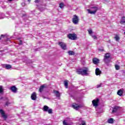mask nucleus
Masks as SVG:
<instances>
[{"mask_svg":"<svg viewBox=\"0 0 125 125\" xmlns=\"http://www.w3.org/2000/svg\"><path fill=\"white\" fill-rule=\"evenodd\" d=\"M77 72L79 75H87L88 72H89V69H88V68L84 67L83 69H78Z\"/></svg>","mask_w":125,"mask_h":125,"instance_id":"obj_1","label":"nucleus"},{"mask_svg":"<svg viewBox=\"0 0 125 125\" xmlns=\"http://www.w3.org/2000/svg\"><path fill=\"white\" fill-rule=\"evenodd\" d=\"M97 10H98V7L96 6L91 7L90 9H87V11L89 14H95Z\"/></svg>","mask_w":125,"mask_h":125,"instance_id":"obj_2","label":"nucleus"},{"mask_svg":"<svg viewBox=\"0 0 125 125\" xmlns=\"http://www.w3.org/2000/svg\"><path fill=\"white\" fill-rule=\"evenodd\" d=\"M72 107L73 109H75V110L78 111V110H79L80 108H82L83 106L82 105H79L77 104H73L72 105Z\"/></svg>","mask_w":125,"mask_h":125,"instance_id":"obj_3","label":"nucleus"},{"mask_svg":"<svg viewBox=\"0 0 125 125\" xmlns=\"http://www.w3.org/2000/svg\"><path fill=\"white\" fill-rule=\"evenodd\" d=\"M92 103L94 107H97L99 104V99H96L95 100H93L92 102Z\"/></svg>","mask_w":125,"mask_h":125,"instance_id":"obj_4","label":"nucleus"},{"mask_svg":"<svg viewBox=\"0 0 125 125\" xmlns=\"http://www.w3.org/2000/svg\"><path fill=\"white\" fill-rule=\"evenodd\" d=\"M72 22L75 25H77V24H78V23H79V17H78V16H77V15H75L74 16V18L72 19Z\"/></svg>","mask_w":125,"mask_h":125,"instance_id":"obj_5","label":"nucleus"},{"mask_svg":"<svg viewBox=\"0 0 125 125\" xmlns=\"http://www.w3.org/2000/svg\"><path fill=\"white\" fill-rule=\"evenodd\" d=\"M59 45L60 46L61 48H62V49H63L64 50H66L67 48L66 43H65L64 42H59Z\"/></svg>","mask_w":125,"mask_h":125,"instance_id":"obj_6","label":"nucleus"},{"mask_svg":"<svg viewBox=\"0 0 125 125\" xmlns=\"http://www.w3.org/2000/svg\"><path fill=\"white\" fill-rule=\"evenodd\" d=\"M67 37L68 39H70V40H73V41H74V40H76L77 38V37H76V35L74 34H69L67 35Z\"/></svg>","mask_w":125,"mask_h":125,"instance_id":"obj_7","label":"nucleus"},{"mask_svg":"<svg viewBox=\"0 0 125 125\" xmlns=\"http://www.w3.org/2000/svg\"><path fill=\"white\" fill-rule=\"evenodd\" d=\"M0 113L1 114L2 117L4 118V120L7 118L6 115H5V113H4V111L2 109H0Z\"/></svg>","mask_w":125,"mask_h":125,"instance_id":"obj_8","label":"nucleus"},{"mask_svg":"<svg viewBox=\"0 0 125 125\" xmlns=\"http://www.w3.org/2000/svg\"><path fill=\"white\" fill-rule=\"evenodd\" d=\"M109 58H110V54L109 53L105 54L104 58V62H107V60H108Z\"/></svg>","mask_w":125,"mask_h":125,"instance_id":"obj_9","label":"nucleus"},{"mask_svg":"<svg viewBox=\"0 0 125 125\" xmlns=\"http://www.w3.org/2000/svg\"><path fill=\"white\" fill-rule=\"evenodd\" d=\"M95 74L96 76H100L101 75V70L99 68H97L95 70Z\"/></svg>","mask_w":125,"mask_h":125,"instance_id":"obj_10","label":"nucleus"},{"mask_svg":"<svg viewBox=\"0 0 125 125\" xmlns=\"http://www.w3.org/2000/svg\"><path fill=\"white\" fill-rule=\"evenodd\" d=\"M31 98L32 100H37V94H36V92H34L32 94Z\"/></svg>","mask_w":125,"mask_h":125,"instance_id":"obj_11","label":"nucleus"},{"mask_svg":"<svg viewBox=\"0 0 125 125\" xmlns=\"http://www.w3.org/2000/svg\"><path fill=\"white\" fill-rule=\"evenodd\" d=\"M10 89L12 92H14V93H16V92H17V88H16L15 86L11 87Z\"/></svg>","mask_w":125,"mask_h":125,"instance_id":"obj_12","label":"nucleus"},{"mask_svg":"<svg viewBox=\"0 0 125 125\" xmlns=\"http://www.w3.org/2000/svg\"><path fill=\"white\" fill-rule=\"evenodd\" d=\"M54 93L55 96H56V97H57V98L60 97V93L59 92V91H58L56 90H54Z\"/></svg>","mask_w":125,"mask_h":125,"instance_id":"obj_13","label":"nucleus"},{"mask_svg":"<svg viewBox=\"0 0 125 125\" xmlns=\"http://www.w3.org/2000/svg\"><path fill=\"white\" fill-rule=\"evenodd\" d=\"M93 62L94 64H98V63H99L100 61H99V59H98L97 58H94L93 59Z\"/></svg>","mask_w":125,"mask_h":125,"instance_id":"obj_14","label":"nucleus"},{"mask_svg":"<svg viewBox=\"0 0 125 125\" xmlns=\"http://www.w3.org/2000/svg\"><path fill=\"white\" fill-rule=\"evenodd\" d=\"M45 88V86L44 85H42L40 86L39 89V92L42 93L43 90H44V88Z\"/></svg>","mask_w":125,"mask_h":125,"instance_id":"obj_15","label":"nucleus"},{"mask_svg":"<svg viewBox=\"0 0 125 125\" xmlns=\"http://www.w3.org/2000/svg\"><path fill=\"white\" fill-rule=\"evenodd\" d=\"M4 68H5L7 70H9V69H11V65L10 64H4Z\"/></svg>","mask_w":125,"mask_h":125,"instance_id":"obj_16","label":"nucleus"},{"mask_svg":"<svg viewBox=\"0 0 125 125\" xmlns=\"http://www.w3.org/2000/svg\"><path fill=\"white\" fill-rule=\"evenodd\" d=\"M49 109V107L48 106L44 105L43 107V111H44V112H47Z\"/></svg>","mask_w":125,"mask_h":125,"instance_id":"obj_17","label":"nucleus"},{"mask_svg":"<svg viewBox=\"0 0 125 125\" xmlns=\"http://www.w3.org/2000/svg\"><path fill=\"white\" fill-rule=\"evenodd\" d=\"M123 89H120L117 92V94L119 95V96H122L123 95Z\"/></svg>","mask_w":125,"mask_h":125,"instance_id":"obj_18","label":"nucleus"},{"mask_svg":"<svg viewBox=\"0 0 125 125\" xmlns=\"http://www.w3.org/2000/svg\"><path fill=\"white\" fill-rule=\"evenodd\" d=\"M119 108H120V107H119V106H115L113 108V109L112 110V113H116V112H117V111H118V109H119Z\"/></svg>","mask_w":125,"mask_h":125,"instance_id":"obj_19","label":"nucleus"},{"mask_svg":"<svg viewBox=\"0 0 125 125\" xmlns=\"http://www.w3.org/2000/svg\"><path fill=\"white\" fill-rule=\"evenodd\" d=\"M107 123L108 124H113V123H114V119H113V118H110L108 120Z\"/></svg>","mask_w":125,"mask_h":125,"instance_id":"obj_20","label":"nucleus"},{"mask_svg":"<svg viewBox=\"0 0 125 125\" xmlns=\"http://www.w3.org/2000/svg\"><path fill=\"white\" fill-rule=\"evenodd\" d=\"M67 53L69 55H75V52H74L73 51L69 50L68 51Z\"/></svg>","mask_w":125,"mask_h":125,"instance_id":"obj_21","label":"nucleus"},{"mask_svg":"<svg viewBox=\"0 0 125 125\" xmlns=\"http://www.w3.org/2000/svg\"><path fill=\"white\" fill-rule=\"evenodd\" d=\"M121 24H125V17H123L121 20V21L120 22Z\"/></svg>","mask_w":125,"mask_h":125,"instance_id":"obj_22","label":"nucleus"},{"mask_svg":"<svg viewBox=\"0 0 125 125\" xmlns=\"http://www.w3.org/2000/svg\"><path fill=\"white\" fill-rule=\"evenodd\" d=\"M114 39H115L116 42H119V41H120V37H119V36L118 35H116L114 37Z\"/></svg>","mask_w":125,"mask_h":125,"instance_id":"obj_23","label":"nucleus"},{"mask_svg":"<svg viewBox=\"0 0 125 125\" xmlns=\"http://www.w3.org/2000/svg\"><path fill=\"white\" fill-rule=\"evenodd\" d=\"M17 42H19V44H20V45H21V44H22V42L21 41V40L20 38H18L17 39Z\"/></svg>","mask_w":125,"mask_h":125,"instance_id":"obj_24","label":"nucleus"},{"mask_svg":"<svg viewBox=\"0 0 125 125\" xmlns=\"http://www.w3.org/2000/svg\"><path fill=\"white\" fill-rule=\"evenodd\" d=\"M59 7L62 9L64 7V3L61 2V3H60Z\"/></svg>","mask_w":125,"mask_h":125,"instance_id":"obj_25","label":"nucleus"},{"mask_svg":"<svg viewBox=\"0 0 125 125\" xmlns=\"http://www.w3.org/2000/svg\"><path fill=\"white\" fill-rule=\"evenodd\" d=\"M64 83L66 88H68V81H64Z\"/></svg>","mask_w":125,"mask_h":125,"instance_id":"obj_26","label":"nucleus"},{"mask_svg":"<svg viewBox=\"0 0 125 125\" xmlns=\"http://www.w3.org/2000/svg\"><path fill=\"white\" fill-rule=\"evenodd\" d=\"M48 114H52V109L50 108V109H48L47 111Z\"/></svg>","mask_w":125,"mask_h":125,"instance_id":"obj_27","label":"nucleus"},{"mask_svg":"<svg viewBox=\"0 0 125 125\" xmlns=\"http://www.w3.org/2000/svg\"><path fill=\"white\" fill-rule=\"evenodd\" d=\"M10 104H11V103H10V102H9V101H8L6 102L5 106H9V105H10Z\"/></svg>","mask_w":125,"mask_h":125,"instance_id":"obj_28","label":"nucleus"},{"mask_svg":"<svg viewBox=\"0 0 125 125\" xmlns=\"http://www.w3.org/2000/svg\"><path fill=\"white\" fill-rule=\"evenodd\" d=\"M88 32L89 33V35H90V36H91V35H92V34L93 32L91 29L88 30Z\"/></svg>","mask_w":125,"mask_h":125,"instance_id":"obj_29","label":"nucleus"},{"mask_svg":"<svg viewBox=\"0 0 125 125\" xmlns=\"http://www.w3.org/2000/svg\"><path fill=\"white\" fill-rule=\"evenodd\" d=\"M91 36L92 38H93V39H94V40H97V37H96V36L93 35H91Z\"/></svg>","mask_w":125,"mask_h":125,"instance_id":"obj_30","label":"nucleus"},{"mask_svg":"<svg viewBox=\"0 0 125 125\" xmlns=\"http://www.w3.org/2000/svg\"><path fill=\"white\" fill-rule=\"evenodd\" d=\"M3 92V89H2V86H0V93H2Z\"/></svg>","mask_w":125,"mask_h":125,"instance_id":"obj_31","label":"nucleus"},{"mask_svg":"<svg viewBox=\"0 0 125 125\" xmlns=\"http://www.w3.org/2000/svg\"><path fill=\"white\" fill-rule=\"evenodd\" d=\"M115 69H116V70H119L120 66H119L118 65H115Z\"/></svg>","mask_w":125,"mask_h":125,"instance_id":"obj_32","label":"nucleus"},{"mask_svg":"<svg viewBox=\"0 0 125 125\" xmlns=\"http://www.w3.org/2000/svg\"><path fill=\"white\" fill-rule=\"evenodd\" d=\"M80 125H85V121H83Z\"/></svg>","mask_w":125,"mask_h":125,"instance_id":"obj_33","label":"nucleus"},{"mask_svg":"<svg viewBox=\"0 0 125 125\" xmlns=\"http://www.w3.org/2000/svg\"><path fill=\"white\" fill-rule=\"evenodd\" d=\"M98 49L99 51H104V49L103 48H100Z\"/></svg>","mask_w":125,"mask_h":125,"instance_id":"obj_34","label":"nucleus"},{"mask_svg":"<svg viewBox=\"0 0 125 125\" xmlns=\"http://www.w3.org/2000/svg\"><path fill=\"white\" fill-rule=\"evenodd\" d=\"M101 85H102V83H100L97 85V88H99V87H101Z\"/></svg>","mask_w":125,"mask_h":125,"instance_id":"obj_35","label":"nucleus"},{"mask_svg":"<svg viewBox=\"0 0 125 125\" xmlns=\"http://www.w3.org/2000/svg\"><path fill=\"white\" fill-rule=\"evenodd\" d=\"M40 1H41V0H35V2L36 3H40Z\"/></svg>","mask_w":125,"mask_h":125,"instance_id":"obj_36","label":"nucleus"},{"mask_svg":"<svg viewBox=\"0 0 125 125\" xmlns=\"http://www.w3.org/2000/svg\"><path fill=\"white\" fill-rule=\"evenodd\" d=\"M1 38H4V35H1V37H0V40H1Z\"/></svg>","mask_w":125,"mask_h":125,"instance_id":"obj_37","label":"nucleus"},{"mask_svg":"<svg viewBox=\"0 0 125 125\" xmlns=\"http://www.w3.org/2000/svg\"><path fill=\"white\" fill-rule=\"evenodd\" d=\"M28 1H29V2H31V0H28Z\"/></svg>","mask_w":125,"mask_h":125,"instance_id":"obj_38","label":"nucleus"},{"mask_svg":"<svg viewBox=\"0 0 125 125\" xmlns=\"http://www.w3.org/2000/svg\"><path fill=\"white\" fill-rule=\"evenodd\" d=\"M12 0H9V1H12Z\"/></svg>","mask_w":125,"mask_h":125,"instance_id":"obj_39","label":"nucleus"}]
</instances>
